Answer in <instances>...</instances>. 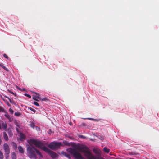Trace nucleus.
<instances>
[{
	"mask_svg": "<svg viewBox=\"0 0 159 159\" xmlns=\"http://www.w3.org/2000/svg\"><path fill=\"white\" fill-rule=\"evenodd\" d=\"M2 129L4 130H6L7 127V124L6 123V122H2Z\"/></svg>",
	"mask_w": 159,
	"mask_h": 159,
	"instance_id": "obj_7",
	"label": "nucleus"
},
{
	"mask_svg": "<svg viewBox=\"0 0 159 159\" xmlns=\"http://www.w3.org/2000/svg\"><path fill=\"white\" fill-rule=\"evenodd\" d=\"M4 115L10 121H11L13 120L12 118L8 113L5 114Z\"/></svg>",
	"mask_w": 159,
	"mask_h": 159,
	"instance_id": "obj_6",
	"label": "nucleus"
},
{
	"mask_svg": "<svg viewBox=\"0 0 159 159\" xmlns=\"http://www.w3.org/2000/svg\"><path fill=\"white\" fill-rule=\"evenodd\" d=\"M61 145L60 142H53L50 143L48 145V147L53 150H56L59 148Z\"/></svg>",
	"mask_w": 159,
	"mask_h": 159,
	"instance_id": "obj_4",
	"label": "nucleus"
},
{
	"mask_svg": "<svg viewBox=\"0 0 159 159\" xmlns=\"http://www.w3.org/2000/svg\"><path fill=\"white\" fill-rule=\"evenodd\" d=\"M16 130L17 131H18V129H17V128H16Z\"/></svg>",
	"mask_w": 159,
	"mask_h": 159,
	"instance_id": "obj_44",
	"label": "nucleus"
},
{
	"mask_svg": "<svg viewBox=\"0 0 159 159\" xmlns=\"http://www.w3.org/2000/svg\"><path fill=\"white\" fill-rule=\"evenodd\" d=\"M2 129V127H1V124L0 123V129Z\"/></svg>",
	"mask_w": 159,
	"mask_h": 159,
	"instance_id": "obj_40",
	"label": "nucleus"
},
{
	"mask_svg": "<svg viewBox=\"0 0 159 159\" xmlns=\"http://www.w3.org/2000/svg\"><path fill=\"white\" fill-rule=\"evenodd\" d=\"M24 95H25V96H26V97H28L29 98H31V96L30 95H29V94H28L27 93H25L24 94Z\"/></svg>",
	"mask_w": 159,
	"mask_h": 159,
	"instance_id": "obj_26",
	"label": "nucleus"
},
{
	"mask_svg": "<svg viewBox=\"0 0 159 159\" xmlns=\"http://www.w3.org/2000/svg\"><path fill=\"white\" fill-rule=\"evenodd\" d=\"M1 143H2V140H1V139H0V145L1 144Z\"/></svg>",
	"mask_w": 159,
	"mask_h": 159,
	"instance_id": "obj_39",
	"label": "nucleus"
},
{
	"mask_svg": "<svg viewBox=\"0 0 159 159\" xmlns=\"http://www.w3.org/2000/svg\"><path fill=\"white\" fill-rule=\"evenodd\" d=\"M79 151L83 152L84 155L88 159H104L102 157H96L91 152L89 149L86 146L82 145L78 148Z\"/></svg>",
	"mask_w": 159,
	"mask_h": 159,
	"instance_id": "obj_2",
	"label": "nucleus"
},
{
	"mask_svg": "<svg viewBox=\"0 0 159 159\" xmlns=\"http://www.w3.org/2000/svg\"><path fill=\"white\" fill-rule=\"evenodd\" d=\"M28 109L33 111L34 113H35L36 112V111L35 110L31 107H29L28 108Z\"/></svg>",
	"mask_w": 159,
	"mask_h": 159,
	"instance_id": "obj_21",
	"label": "nucleus"
},
{
	"mask_svg": "<svg viewBox=\"0 0 159 159\" xmlns=\"http://www.w3.org/2000/svg\"><path fill=\"white\" fill-rule=\"evenodd\" d=\"M18 149L19 151V152L20 153H24V150L22 147L21 146H19L18 147Z\"/></svg>",
	"mask_w": 159,
	"mask_h": 159,
	"instance_id": "obj_10",
	"label": "nucleus"
},
{
	"mask_svg": "<svg viewBox=\"0 0 159 159\" xmlns=\"http://www.w3.org/2000/svg\"><path fill=\"white\" fill-rule=\"evenodd\" d=\"M12 146L15 149H16L17 148V145L16 143L14 142H12Z\"/></svg>",
	"mask_w": 159,
	"mask_h": 159,
	"instance_id": "obj_14",
	"label": "nucleus"
},
{
	"mask_svg": "<svg viewBox=\"0 0 159 159\" xmlns=\"http://www.w3.org/2000/svg\"><path fill=\"white\" fill-rule=\"evenodd\" d=\"M4 111V109L2 108V107H0V112H3Z\"/></svg>",
	"mask_w": 159,
	"mask_h": 159,
	"instance_id": "obj_28",
	"label": "nucleus"
},
{
	"mask_svg": "<svg viewBox=\"0 0 159 159\" xmlns=\"http://www.w3.org/2000/svg\"><path fill=\"white\" fill-rule=\"evenodd\" d=\"M5 155L6 158L7 159H8V157H9V154H6L5 153Z\"/></svg>",
	"mask_w": 159,
	"mask_h": 159,
	"instance_id": "obj_32",
	"label": "nucleus"
},
{
	"mask_svg": "<svg viewBox=\"0 0 159 159\" xmlns=\"http://www.w3.org/2000/svg\"><path fill=\"white\" fill-rule=\"evenodd\" d=\"M35 97L39 100H41L42 101H46L48 100L47 98H44L42 99L41 98L38 96H36Z\"/></svg>",
	"mask_w": 159,
	"mask_h": 159,
	"instance_id": "obj_8",
	"label": "nucleus"
},
{
	"mask_svg": "<svg viewBox=\"0 0 159 159\" xmlns=\"http://www.w3.org/2000/svg\"><path fill=\"white\" fill-rule=\"evenodd\" d=\"M2 67L6 71L8 72L9 71V70L7 68H6L4 65H3Z\"/></svg>",
	"mask_w": 159,
	"mask_h": 159,
	"instance_id": "obj_22",
	"label": "nucleus"
},
{
	"mask_svg": "<svg viewBox=\"0 0 159 159\" xmlns=\"http://www.w3.org/2000/svg\"><path fill=\"white\" fill-rule=\"evenodd\" d=\"M16 126H17L18 127L20 128L19 126L17 124L16 125Z\"/></svg>",
	"mask_w": 159,
	"mask_h": 159,
	"instance_id": "obj_41",
	"label": "nucleus"
},
{
	"mask_svg": "<svg viewBox=\"0 0 159 159\" xmlns=\"http://www.w3.org/2000/svg\"><path fill=\"white\" fill-rule=\"evenodd\" d=\"M65 156H66L69 159H71V157H70V155L68 153L66 154Z\"/></svg>",
	"mask_w": 159,
	"mask_h": 159,
	"instance_id": "obj_20",
	"label": "nucleus"
},
{
	"mask_svg": "<svg viewBox=\"0 0 159 159\" xmlns=\"http://www.w3.org/2000/svg\"><path fill=\"white\" fill-rule=\"evenodd\" d=\"M25 137L24 135L23 134L21 133L20 134V140H23L25 139Z\"/></svg>",
	"mask_w": 159,
	"mask_h": 159,
	"instance_id": "obj_13",
	"label": "nucleus"
},
{
	"mask_svg": "<svg viewBox=\"0 0 159 159\" xmlns=\"http://www.w3.org/2000/svg\"><path fill=\"white\" fill-rule=\"evenodd\" d=\"M35 93L37 95H39V94L37 93Z\"/></svg>",
	"mask_w": 159,
	"mask_h": 159,
	"instance_id": "obj_42",
	"label": "nucleus"
},
{
	"mask_svg": "<svg viewBox=\"0 0 159 159\" xmlns=\"http://www.w3.org/2000/svg\"><path fill=\"white\" fill-rule=\"evenodd\" d=\"M7 104L8 106L11 107V105L8 102H7Z\"/></svg>",
	"mask_w": 159,
	"mask_h": 159,
	"instance_id": "obj_34",
	"label": "nucleus"
},
{
	"mask_svg": "<svg viewBox=\"0 0 159 159\" xmlns=\"http://www.w3.org/2000/svg\"><path fill=\"white\" fill-rule=\"evenodd\" d=\"M33 99L34 100H35V101H38V100L37 99H36V98H33Z\"/></svg>",
	"mask_w": 159,
	"mask_h": 159,
	"instance_id": "obj_36",
	"label": "nucleus"
},
{
	"mask_svg": "<svg viewBox=\"0 0 159 159\" xmlns=\"http://www.w3.org/2000/svg\"><path fill=\"white\" fill-rule=\"evenodd\" d=\"M36 128H38L39 129V128H38V127H37V126H36Z\"/></svg>",
	"mask_w": 159,
	"mask_h": 159,
	"instance_id": "obj_45",
	"label": "nucleus"
},
{
	"mask_svg": "<svg viewBox=\"0 0 159 159\" xmlns=\"http://www.w3.org/2000/svg\"><path fill=\"white\" fill-rule=\"evenodd\" d=\"M14 115L15 116H18L20 115V113L18 112H15Z\"/></svg>",
	"mask_w": 159,
	"mask_h": 159,
	"instance_id": "obj_30",
	"label": "nucleus"
},
{
	"mask_svg": "<svg viewBox=\"0 0 159 159\" xmlns=\"http://www.w3.org/2000/svg\"><path fill=\"white\" fill-rule=\"evenodd\" d=\"M3 66L2 64L0 63V66L1 67H2V66Z\"/></svg>",
	"mask_w": 159,
	"mask_h": 159,
	"instance_id": "obj_38",
	"label": "nucleus"
},
{
	"mask_svg": "<svg viewBox=\"0 0 159 159\" xmlns=\"http://www.w3.org/2000/svg\"><path fill=\"white\" fill-rule=\"evenodd\" d=\"M3 147L5 154H9L10 153V149L8 144L7 143H5L4 144Z\"/></svg>",
	"mask_w": 159,
	"mask_h": 159,
	"instance_id": "obj_5",
	"label": "nucleus"
},
{
	"mask_svg": "<svg viewBox=\"0 0 159 159\" xmlns=\"http://www.w3.org/2000/svg\"><path fill=\"white\" fill-rule=\"evenodd\" d=\"M18 89H19L20 90H22V89L19 87L18 88Z\"/></svg>",
	"mask_w": 159,
	"mask_h": 159,
	"instance_id": "obj_37",
	"label": "nucleus"
},
{
	"mask_svg": "<svg viewBox=\"0 0 159 159\" xmlns=\"http://www.w3.org/2000/svg\"><path fill=\"white\" fill-rule=\"evenodd\" d=\"M67 153L66 152H63V153H62V154H63L65 156L66 155V154H67Z\"/></svg>",
	"mask_w": 159,
	"mask_h": 159,
	"instance_id": "obj_35",
	"label": "nucleus"
},
{
	"mask_svg": "<svg viewBox=\"0 0 159 159\" xmlns=\"http://www.w3.org/2000/svg\"><path fill=\"white\" fill-rule=\"evenodd\" d=\"M29 125L33 129L34 128V127L35 126V124L32 122H31Z\"/></svg>",
	"mask_w": 159,
	"mask_h": 159,
	"instance_id": "obj_15",
	"label": "nucleus"
},
{
	"mask_svg": "<svg viewBox=\"0 0 159 159\" xmlns=\"http://www.w3.org/2000/svg\"><path fill=\"white\" fill-rule=\"evenodd\" d=\"M63 143L66 145L70 146V144L67 141H64Z\"/></svg>",
	"mask_w": 159,
	"mask_h": 159,
	"instance_id": "obj_18",
	"label": "nucleus"
},
{
	"mask_svg": "<svg viewBox=\"0 0 159 159\" xmlns=\"http://www.w3.org/2000/svg\"><path fill=\"white\" fill-rule=\"evenodd\" d=\"M9 111L11 113V114H13L14 113V111L13 110L11 109V108H10L9 109Z\"/></svg>",
	"mask_w": 159,
	"mask_h": 159,
	"instance_id": "obj_24",
	"label": "nucleus"
},
{
	"mask_svg": "<svg viewBox=\"0 0 159 159\" xmlns=\"http://www.w3.org/2000/svg\"><path fill=\"white\" fill-rule=\"evenodd\" d=\"M104 151L105 152L107 153H108L110 152V149L107 148L105 147L104 148Z\"/></svg>",
	"mask_w": 159,
	"mask_h": 159,
	"instance_id": "obj_16",
	"label": "nucleus"
},
{
	"mask_svg": "<svg viewBox=\"0 0 159 159\" xmlns=\"http://www.w3.org/2000/svg\"><path fill=\"white\" fill-rule=\"evenodd\" d=\"M9 92L11 93H12V94H13L14 95H15V96H16V94L15 93H14L13 92L11 91H9Z\"/></svg>",
	"mask_w": 159,
	"mask_h": 159,
	"instance_id": "obj_31",
	"label": "nucleus"
},
{
	"mask_svg": "<svg viewBox=\"0 0 159 159\" xmlns=\"http://www.w3.org/2000/svg\"><path fill=\"white\" fill-rule=\"evenodd\" d=\"M93 152L95 153H97L98 152L96 150H94V149H93Z\"/></svg>",
	"mask_w": 159,
	"mask_h": 159,
	"instance_id": "obj_33",
	"label": "nucleus"
},
{
	"mask_svg": "<svg viewBox=\"0 0 159 159\" xmlns=\"http://www.w3.org/2000/svg\"><path fill=\"white\" fill-rule=\"evenodd\" d=\"M28 143L30 146L33 144L37 148H40L47 153L52 158H55L57 157V155L56 153L51 150L48 148L46 147L45 145H47V144L46 143L44 144L43 142L40 141L38 140L30 139L28 141Z\"/></svg>",
	"mask_w": 159,
	"mask_h": 159,
	"instance_id": "obj_1",
	"label": "nucleus"
},
{
	"mask_svg": "<svg viewBox=\"0 0 159 159\" xmlns=\"http://www.w3.org/2000/svg\"><path fill=\"white\" fill-rule=\"evenodd\" d=\"M5 97L6 98H7L9 100V101L11 103L13 104L15 106H16V103L15 102H14L13 100H11L9 97H8L6 96H5Z\"/></svg>",
	"mask_w": 159,
	"mask_h": 159,
	"instance_id": "obj_11",
	"label": "nucleus"
},
{
	"mask_svg": "<svg viewBox=\"0 0 159 159\" xmlns=\"http://www.w3.org/2000/svg\"><path fill=\"white\" fill-rule=\"evenodd\" d=\"M34 104L36 106H39V104L37 102H34Z\"/></svg>",
	"mask_w": 159,
	"mask_h": 159,
	"instance_id": "obj_29",
	"label": "nucleus"
},
{
	"mask_svg": "<svg viewBox=\"0 0 159 159\" xmlns=\"http://www.w3.org/2000/svg\"><path fill=\"white\" fill-rule=\"evenodd\" d=\"M3 155L2 153L0 151V159H3Z\"/></svg>",
	"mask_w": 159,
	"mask_h": 159,
	"instance_id": "obj_19",
	"label": "nucleus"
},
{
	"mask_svg": "<svg viewBox=\"0 0 159 159\" xmlns=\"http://www.w3.org/2000/svg\"><path fill=\"white\" fill-rule=\"evenodd\" d=\"M27 151L29 154L28 156L30 158L34 157L36 158V155L35 152L39 156L42 157L40 152L36 148L33 146H29L27 147Z\"/></svg>",
	"mask_w": 159,
	"mask_h": 159,
	"instance_id": "obj_3",
	"label": "nucleus"
},
{
	"mask_svg": "<svg viewBox=\"0 0 159 159\" xmlns=\"http://www.w3.org/2000/svg\"><path fill=\"white\" fill-rule=\"evenodd\" d=\"M25 89H23V91H25Z\"/></svg>",
	"mask_w": 159,
	"mask_h": 159,
	"instance_id": "obj_43",
	"label": "nucleus"
},
{
	"mask_svg": "<svg viewBox=\"0 0 159 159\" xmlns=\"http://www.w3.org/2000/svg\"><path fill=\"white\" fill-rule=\"evenodd\" d=\"M8 134L9 136L11 137L13 135V133L11 130L8 129Z\"/></svg>",
	"mask_w": 159,
	"mask_h": 159,
	"instance_id": "obj_12",
	"label": "nucleus"
},
{
	"mask_svg": "<svg viewBox=\"0 0 159 159\" xmlns=\"http://www.w3.org/2000/svg\"><path fill=\"white\" fill-rule=\"evenodd\" d=\"M3 56L6 59H8L9 58V57L6 54H4L3 55Z\"/></svg>",
	"mask_w": 159,
	"mask_h": 159,
	"instance_id": "obj_25",
	"label": "nucleus"
},
{
	"mask_svg": "<svg viewBox=\"0 0 159 159\" xmlns=\"http://www.w3.org/2000/svg\"><path fill=\"white\" fill-rule=\"evenodd\" d=\"M84 119H88V120H96L95 119H93V118H84Z\"/></svg>",
	"mask_w": 159,
	"mask_h": 159,
	"instance_id": "obj_27",
	"label": "nucleus"
},
{
	"mask_svg": "<svg viewBox=\"0 0 159 159\" xmlns=\"http://www.w3.org/2000/svg\"><path fill=\"white\" fill-rule=\"evenodd\" d=\"M16 155L15 153L14 152L12 153L11 154L12 159H16Z\"/></svg>",
	"mask_w": 159,
	"mask_h": 159,
	"instance_id": "obj_17",
	"label": "nucleus"
},
{
	"mask_svg": "<svg viewBox=\"0 0 159 159\" xmlns=\"http://www.w3.org/2000/svg\"><path fill=\"white\" fill-rule=\"evenodd\" d=\"M3 137L4 139L6 141H7L8 140V138L7 134L6 132H4L3 133Z\"/></svg>",
	"mask_w": 159,
	"mask_h": 159,
	"instance_id": "obj_9",
	"label": "nucleus"
},
{
	"mask_svg": "<svg viewBox=\"0 0 159 159\" xmlns=\"http://www.w3.org/2000/svg\"><path fill=\"white\" fill-rule=\"evenodd\" d=\"M2 67L6 71L8 72L9 71V70L7 68H6L4 65H3Z\"/></svg>",
	"mask_w": 159,
	"mask_h": 159,
	"instance_id": "obj_23",
	"label": "nucleus"
}]
</instances>
